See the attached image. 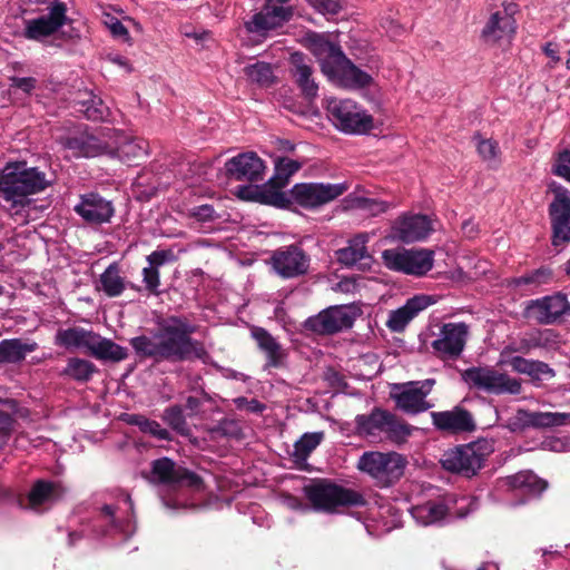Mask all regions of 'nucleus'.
<instances>
[{
    "instance_id": "20",
    "label": "nucleus",
    "mask_w": 570,
    "mask_h": 570,
    "mask_svg": "<svg viewBox=\"0 0 570 570\" xmlns=\"http://www.w3.org/2000/svg\"><path fill=\"white\" fill-rule=\"evenodd\" d=\"M265 168L263 159L253 151L238 154L225 163L226 175L237 181H262Z\"/></svg>"
},
{
    "instance_id": "52",
    "label": "nucleus",
    "mask_w": 570,
    "mask_h": 570,
    "mask_svg": "<svg viewBox=\"0 0 570 570\" xmlns=\"http://www.w3.org/2000/svg\"><path fill=\"white\" fill-rule=\"evenodd\" d=\"M213 438L240 439L243 431L236 420L223 419L218 424L209 430Z\"/></svg>"
},
{
    "instance_id": "63",
    "label": "nucleus",
    "mask_w": 570,
    "mask_h": 570,
    "mask_svg": "<svg viewBox=\"0 0 570 570\" xmlns=\"http://www.w3.org/2000/svg\"><path fill=\"white\" fill-rule=\"evenodd\" d=\"M11 87L22 90L29 94L36 88L37 80L33 77H12L10 79Z\"/></svg>"
},
{
    "instance_id": "29",
    "label": "nucleus",
    "mask_w": 570,
    "mask_h": 570,
    "mask_svg": "<svg viewBox=\"0 0 570 570\" xmlns=\"http://www.w3.org/2000/svg\"><path fill=\"white\" fill-rule=\"evenodd\" d=\"M62 146L73 157H97L108 150V146L100 138L88 131H76L62 139Z\"/></svg>"
},
{
    "instance_id": "60",
    "label": "nucleus",
    "mask_w": 570,
    "mask_h": 570,
    "mask_svg": "<svg viewBox=\"0 0 570 570\" xmlns=\"http://www.w3.org/2000/svg\"><path fill=\"white\" fill-rule=\"evenodd\" d=\"M323 13L336 14L342 9V0H307Z\"/></svg>"
},
{
    "instance_id": "6",
    "label": "nucleus",
    "mask_w": 570,
    "mask_h": 570,
    "mask_svg": "<svg viewBox=\"0 0 570 570\" xmlns=\"http://www.w3.org/2000/svg\"><path fill=\"white\" fill-rule=\"evenodd\" d=\"M406 459L396 452H364L357 462V469L368 474L380 488L395 484L404 474Z\"/></svg>"
},
{
    "instance_id": "32",
    "label": "nucleus",
    "mask_w": 570,
    "mask_h": 570,
    "mask_svg": "<svg viewBox=\"0 0 570 570\" xmlns=\"http://www.w3.org/2000/svg\"><path fill=\"white\" fill-rule=\"evenodd\" d=\"M434 303L429 295H416L406 301V303L392 311L386 322L387 327L393 332H402L406 325L423 309Z\"/></svg>"
},
{
    "instance_id": "28",
    "label": "nucleus",
    "mask_w": 570,
    "mask_h": 570,
    "mask_svg": "<svg viewBox=\"0 0 570 570\" xmlns=\"http://www.w3.org/2000/svg\"><path fill=\"white\" fill-rule=\"evenodd\" d=\"M514 7L510 3L490 16L481 33L485 42L495 43L500 40L512 39L515 33Z\"/></svg>"
},
{
    "instance_id": "39",
    "label": "nucleus",
    "mask_w": 570,
    "mask_h": 570,
    "mask_svg": "<svg viewBox=\"0 0 570 570\" xmlns=\"http://www.w3.org/2000/svg\"><path fill=\"white\" fill-rule=\"evenodd\" d=\"M100 520L106 523L105 534L119 533L124 538H130L136 531V524L131 518L120 519L116 515V508L105 504L100 511Z\"/></svg>"
},
{
    "instance_id": "33",
    "label": "nucleus",
    "mask_w": 570,
    "mask_h": 570,
    "mask_svg": "<svg viewBox=\"0 0 570 570\" xmlns=\"http://www.w3.org/2000/svg\"><path fill=\"white\" fill-rule=\"evenodd\" d=\"M252 337L256 341L261 351L266 355L265 367H281L283 365L286 353L282 345L263 327L254 326L250 331Z\"/></svg>"
},
{
    "instance_id": "5",
    "label": "nucleus",
    "mask_w": 570,
    "mask_h": 570,
    "mask_svg": "<svg viewBox=\"0 0 570 570\" xmlns=\"http://www.w3.org/2000/svg\"><path fill=\"white\" fill-rule=\"evenodd\" d=\"M493 451L494 442L492 440L478 439L446 450L440 462L444 470L470 479L484 466Z\"/></svg>"
},
{
    "instance_id": "57",
    "label": "nucleus",
    "mask_w": 570,
    "mask_h": 570,
    "mask_svg": "<svg viewBox=\"0 0 570 570\" xmlns=\"http://www.w3.org/2000/svg\"><path fill=\"white\" fill-rule=\"evenodd\" d=\"M176 261V256L173 252V249H159L154 250L151 254L147 256V262L149 263V266H155V268H158L163 266L166 263H170Z\"/></svg>"
},
{
    "instance_id": "41",
    "label": "nucleus",
    "mask_w": 570,
    "mask_h": 570,
    "mask_svg": "<svg viewBox=\"0 0 570 570\" xmlns=\"http://www.w3.org/2000/svg\"><path fill=\"white\" fill-rule=\"evenodd\" d=\"M100 288L108 297H117L126 288L118 263H111L100 275Z\"/></svg>"
},
{
    "instance_id": "43",
    "label": "nucleus",
    "mask_w": 570,
    "mask_h": 570,
    "mask_svg": "<svg viewBox=\"0 0 570 570\" xmlns=\"http://www.w3.org/2000/svg\"><path fill=\"white\" fill-rule=\"evenodd\" d=\"M323 438V432L304 433L294 443L293 456L297 461H305L309 456V454L321 444Z\"/></svg>"
},
{
    "instance_id": "27",
    "label": "nucleus",
    "mask_w": 570,
    "mask_h": 570,
    "mask_svg": "<svg viewBox=\"0 0 570 570\" xmlns=\"http://www.w3.org/2000/svg\"><path fill=\"white\" fill-rule=\"evenodd\" d=\"M65 493L66 489L61 482L38 479L27 494V508L35 512H43Z\"/></svg>"
},
{
    "instance_id": "40",
    "label": "nucleus",
    "mask_w": 570,
    "mask_h": 570,
    "mask_svg": "<svg viewBox=\"0 0 570 570\" xmlns=\"http://www.w3.org/2000/svg\"><path fill=\"white\" fill-rule=\"evenodd\" d=\"M149 144L142 138H130L124 140L116 149L120 160L128 164H138L148 156Z\"/></svg>"
},
{
    "instance_id": "35",
    "label": "nucleus",
    "mask_w": 570,
    "mask_h": 570,
    "mask_svg": "<svg viewBox=\"0 0 570 570\" xmlns=\"http://www.w3.org/2000/svg\"><path fill=\"white\" fill-rule=\"evenodd\" d=\"M504 485L531 497L540 495L547 488V482L532 472L524 471L504 479Z\"/></svg>"
},
{
    "instance_id": "54",
    "label": "nucleus",
    "mask_w": 570,
    "mask_h": 570,
    "mask_svg": "<svg viewBox=\"0 0 570 570\" xmlns=\"http://www.w3.org/2000/svg\"><path fill=\"white\" fill-rule=\"evenodd\" d=\"M525 375L530 376L533 381H540L554 377L556 371L542 361L531 360Z\"/></svg>"
},
{
    "instance_id": "42",
    "label": "nucleus",
    "mask_w": 570,
    "mask_h": 570,
    "mask_svg": "<svg viewBox=\"0 0 570 570\" xmlns=\"http://www.w3.org/2000/svg\"><path fill=\"white\" fill-rule=\"evenodd\" d=\"M96 372L98 368L92 362L80 357H70L62 373L77 382L86 383Z\"/></svg>"
},
{
    "instance_id": "38",
    "label": "nucleus",
    "mask_w": 570,
    "mask_h": 570,
    "mask_svg": "<svg viewBox=\"0 0 570 570\" xmlns=\"http://www.w3.org/2000/svg\"><path fill=\"white\" fill-rule=\"evenodd\" d=\"M368 237L366 234H358L350 239L348 245L336 252V259L345 266H354L361 264L365 258H368L366 243Z\"/></svg>"
},
{
    "instance_id": "45",
    "label": "nucleus",
    "mask_w": 570,
    "mask_h": 570,
    "mask_svg": "<svg viewBox=\"0 0 570 570\" xmlns=\"http://www.w3.org/2000/svg\"><path fill=\"white\" fill-rule=\"evenodd\" d=\"M301 167L302 164L297 160L287 157L278 158L275 163V175L269 179V183L277 187H284L289 177L298 171Z\"/></svg>"
},
{
    "instance_id": "7",
    "label": "nucleus",
    "mask_w": 570,
    "mask_h": 570,
    "mask_svg": "<svg viewBox=\"0 0 570 570\" xmlns=\"http://www.w3.org/2000/svg\"><path fill=\"white\" fill-rule=\"evenodd\" d=\"M462 380L470 389L494 395H519L522 391L520 379L492 366H472L462 373Z\"/></svg>"
},
{
    "instance_id": "31",
    "label": "nucleus",
    "mask_w": 570,
    "mask_h": 570,
    "mask_svg": "<svg viewBox=\"0 0 570 570\" xmlns=\"http://www.w3.org/2000/svg\"><path fill=\"white\" fill-rule=\"evenodd\" d=\"M307 43L324 75L331 71L332 66L344 55L341 46L325 35L312 33L307 37Z\"/></svg>"
},
{
    "instance_id": "49",
    "label": "nucleus",
    "mask_w": 570,
    "mask_h": 570,
    "mask_svg": "<svg viewBox=\"0 0 570 570\" xmlns=\"http://www.w3.org/2000/svg\"><path fill=\"white\" fill-rule=\"evenodd\" d=\"M535 413V429H551L570 424V413L540 412Z\"/></svg>"
},
{
    "instance_id": "22",
    "label": "nucleus",
    "mask_w": 570,
    "mask_h": 570,
    "mask_svg": "<svg viewBox=\"0 0 570 570\" xmlns=\"http://www.w3.org/2000/svg\"><path fill=\"white\" fill-rule=\"evenodd\" d=\"M353 320L342 306H332L304 322L305 330L320 335L334 334L351 327Z\"/></svg>"
},
{
    "instance_id": "12",
    "label": "nucleus",
    "mask_w": 570,
    "mask_h": 570,
    "mask_svg": "<svg viewBox=\"0 0 570 570\" xmlns=\"http://www.w3.org/2000/svg\"><path fill=\"white\" fill-rule=\"evenodd\" d=\"M150 480L170 488H189L195 491L204 489V481L197 473L176 464L169 458H160L151 462Z\"/></svg>"
},
{
    "instance_id": "46",
    "label": "nucleus",
    "mask_w": 570,
    "mask_h": 570,
    "mask_svg": "<svg viewBox=\"0 0 570 570\" xmlns=\"http://www.w3.org/2000/svg\"><path fill=\"white\" fill-rule=\"evenodd\" d=\"M246 77L261 87H268L274 82L272 66L264 61H257L244 68Z\"/></svg>"
},
{
    "instance_id": "19",
    "label": "nucleus",
    "mask_w": 570,
    "mask_h": 570,
    "mask_svg": "<svg viewBox=\"0 0 570 570\" xmlns=\"http://www.w3.org/2000/svg\"><path fill=\"white\" fill-rule=\"evenodd\" d=\"M469 327L465 323H446L439 337L432 342L434 352L444 360L458 358L464 350Z\"/></svg>"
},
{
    "instance_id": "13",
    "label": "nucleus",
    "mask_w": 570,
    "mask_h": 570,
    "mask_svg": "<svg viewBox=\"0 0 570 570\" xmlns=\"http://www.w3.org/2000/svg\"><path fill=\"white\" fill-rule=\"evenodd\" d=\"M348 188L346 183H298L291 188L289 194L294 203L301 207L315 209L335 200Z\"/></svg>"
},
{
    "instance_id": "53",
    "label": "nucleus",
    "mask_w": 570,
    "mask_h": 570,
    "mask_svg": "<svg viewBox=\"0 0 570 570\" xmlns=\"http://www.w3.org/2000/svg\"><path fill=\"white\" fill-rule=\"evenodd\" d=\"M551 272L547 268H538L522 276L515 277L512 284L517 287L534 286L538 287L542 284L548 283L550 279Z\"/></svg>"
},
{
    "instance_id": "18",
    "label": "nucleus",
    "mask_w": 570,
    "mask_h": 570,
    "mask_svg": "<svg viewBox=\"0 0 570 570\" xmlns=\"http://www.w3.org/2000/svg\"><path fill=\"white\" fill-rule=\"evenodd\" d=\"M67 7L61 1H53L49 6V12L35 19L26 21L23 37L29 40L40 41L56 31L66 22Z\"/></svg>"
},
{
    "instance_id": "55",
    "label": "nucleus",
    "mask_w": 570,
    "mask_h": 570,
    "mask_svg": "<svg viewBox=\"0 0 570 570\" xmlns=\"http://www.w3.org/2000/svg\"><path fill=\"white\" fill-rule=\"evenodd\" d=\"M142 282L146 289L151 294H159L158 287L160 285V274L158 268H155V266L145 267L142 269Z\"/></svg>"
},
{
    "instance_id": "1",
    "label": "nucleus",
    "mask_w": 570,
    "mask_h": 570,
    "mask_svg": "<svg viewBox=\"0 0 570 570\" xmlns=\"http://www.w3.org/2000/svg\"><path fill=\"white\" fill-rule=\"evenodd\" d=\"M153 336L140 335L130 340L135 353L155 362H185L205 360L208 353L203 342L193 338L197 326L185 316L171 315L157 323Z\"/></svg>"
},
{
    "instance_id": "36",
    "label": "nucleus",
    "mask_w": 570,
    "mask_h": 570,
    "mask_svg": "<svg viewBox=\"0 0 570 570\" xmlns=\"http://www.w3.org/2000/svg\"><path fill=\"white\" fill-rule=\"evenodd\" d=\"M95 332L82 327H69L58 330L55 336V344L67 350L86 348L89 351Z\"/></svg>"
},
{
    "instance_id": "64",
    "label": "nucleus",
    "mask_w": 570,
    "mask_h": 570,
    "mask_svg": "<svg viewBox=\"0 0 570 570\" xmlns=\"http://www.w3.org/2000/svg\"><path fill=\"white\" fill-rule=\"evenodd\" d=\"M361 207L370 210L373 215H377L384 213L389 208V204L386 202L363 198L360 200Z\"/></svg>"
},
{
    "instance_id": "9",
    "label": "nucleus",
    "mask_w": 570,
    "mask_h": 570,
    "mask_svg": "<svg viewBox=\"0 0 570 570\" xmlns=\"http://www.w3.org/2000/svg\"><path fill=\"white\" fill-rule=\"evenodd\" d=\"M330 119L345 134H366L373 128V117L351 99H331L327 104Z\"/></svg>"
},
{
    "instance_id": "24",
    "label": "nucleus",
    "mask_w": 570,
    "mask_h": 570,
    "mask_svg": "<svg viewBox=\"0 0 570 570\" xmlns=\"http://www.w3.org/2000/svg\"><path fill=\"white\" fill-rule=\"evenodd\" d=\"M325 76L334 85L342 88L357 89L368 86L372 77L357 68L345 53L332 66Z\"/></svg>"
},
{
    "instance_id": "16",
    "label": "nucleus",
    "mask_w": 570,
    "mask_h": 570,
    "mask_svg": "<svg viewBox=\"0 0 570 570\" xmlns=\"http://www.w3.org/2000/svg\"><path fill=\"white\" fill-rule=\"evenodd\" d=\"M293 17L291 0H266L263 9L245 22L250 33L263 35L289 21Z\"/></svg>"
},
{
    "instance_id": "15",
    "label": "nucleus",
    "mask_w": 570,
    "mask_h": 570,
    "mask_svg": "<svg viewBox=\"0 0 570 570\" xmlns=\"http://www.w3.org/2000/svg\"><path fill=\"white\" fill-rule=\"evenodd\" d=\"M269 264L281 278L293 279L308 273L311 257L301 246L291 244L273 250Z\"/></svg>"
},
{
    "instance_id": "17",
    "label": "nucleus",
    "mask_w": 570,
    "mask_h": 570,
    "mask_svg": "<svg viewBox=\"0 0 570 570\" xmlns=\"http://www.w3.org/2000/svg\"><path fill=\"white\" fill-rule=\"evenodd\" d=\"M554 199L549 205L552 245L563 247L570 242V191L562 186L553 189Z\"/></svg>"
},
{
    "instance_id": "8",
    "label": "nucleus",
    "mask_w": 570,
    "mask_h": 570,
    "mask_svg": "<svg viewBox=\"0 0 570 570\" xmlns=\"http://www.w3.org/2000/svg\"><path fill=\"white\" fill-rule=\"evenodd\" d=\"M475 509V502L466 495H448L444 502L428 501L411 509L412 517L422 525L441 522L446 518H465Z\"/></svg>"
},
{
    "instance_id": "26",
    "label": "nucleus",
    "mask_w": 570,
    "mask_h": 570,
    "mask_svg": "<svg viewBox=\"0 0 570 570\" xmlns=\"http://www.w3.org/2000/svg\"><path fill=\"white\" fill-rule=\"evenodd\" d=\"M289 72L303 97L313 101L318 96V83L314 77L312 61L302 52H294L289 59Z\"/></svg>"
},
{
    "instance_id": "47",
    "label": "nucleus",
    "mask_w": 570,
    "mask_h": 570,
    "mask_svg": "<svg viewBox=\"0 0 570 570\" xmlns=\"http://www.w3.org/2000/svg\"><path fill=\"white\" fill-rule=\"evenodd\" d=\"M130 424L136 425L142 433L150 434L160 441H169L171 440L170 432L164 429L157 421L149 420L144 415L134 414L130 415L128 421Z\"/></svg>"
},
{
    "instance_id": "50",
    "label": "nucleus",
    "mask_w": 570,
    "mask_h": 570,
    "mask_svg": "<svg viewBox=\"0 0 570 570\" xmlns=\"http://www.w3.org/2000/svg\"><path fill=\"white\" fill-rule=\"evenodd\" d=\"M505 428L511 432H522L527 429H535V413L534 411H528L519 409L515 415L505 424Z\"/></svg>"
},
{
    "instance_id": "2",
    "label": "nucleus",
    "mask_w": 570,
    "mask_h": 570,
    "mask_svg": "<svg viewBox=\"0 0 570 570\" xmlns=\"http://www.w3.org/2000/svg\"><path fill=\"white\" fill-rule=\"evenodd\" d=\"M51 183L46 173L28 167L26 161L8 163L0 170V197L10 202L12 208L23 207L29 195L43 191Z\"/></svg>"
},
{
    "instance_id": "61",
    "label": "nucleus",
    "mask_w": 570,
    "mask_h": 570,
    "mask_svg": "<svg viewBox=\"0 0 570 570\" xmlns=\"http://www.w3.org/2000/svg\"><path fill=\"white\" fill-rule=\"evenodd\" d=\"M189 216L200 222H209L215 217V209L212 205L205 204L190 209Z\"/></svg>"
},
{
    "instance_id": "48",
    "label": "nucleus",
    "mask_w": 570,
    "mask_h": 570,
    "mask_svg": "<svg viewBox=\"0 0 570 570\" xmlns=\"http://www.w3.org/2000/svg\"><path fill=\"white\" fill-rule=\"evenodd\" d=\"M473 139L476 141V150L482 160L488 163L491 167L498 166L501 155L498 141L483 139L480 134H475Z\"/></svg>"
},
{
    "instance_id": "10",
    "label": "nucleus",
    "mask_w": 570,
    "mask_h": 570,
    "mask_svg": "<svg viewBox=\"0 0 570 570\" xmlns=\"http://www.w3.org/2000/svg\"><path fill=\"white\" fill-rule=\"evenodd\" d=\"M524 318L538 325H556L570 317V302L561 292L530 299L523 308Z\"/></svg>"
},
{
    "instance_id": "62",
    "label": "nucleus",
    "mask_w": 570,
    "mask_h": 570,
    "mask_svg": "<svg viewBox=\"0 0 570 570\" xmlns=\"http://www.w3.org/2000/svg\"><path fill=\"white\" fill-rule=\"evenodd\" d=\"M106 23L114 37L122 39L125 41L129 40V32L120 20H118L115 17H111L109 21Z\"/></svg>"
},
{
    "instance_id": "56",
    "label": "nucleus",
    "mask_w": 570,
    "mask_h": 570,
    "mask_svg": "<svg viewBox=\"0 0 570 570\" xmlns=\"http://www.w3.org/2000/svg\"><path fill=\"white\" fill-rule=\"evenodd\" d=\"M552 173L559 177L564 178L567 181L570 183V151L563 150L559 154L553 168Z\"/></svg>"
},
{
    "instance_id": "23",
    "label": "nucleus",
    "mask_w": 570,
    "mask_h": 570,
    "mask_svg": "<svg viewBox=\"0 0 570 570\" xmlns=\"http://www.w3.org/2000/svg\"><path fill=\"white\" fill-rule=\"evenodd\" d=\"M432 232L431 218L422 214L403 215L392 225L393 237L406 244L424 240Z\"/></svg>"
},
{
    "instance_id": "30",
    "label": "nucleus",
    "mask_w": 570,
    "mask_h": 570,
    "mask_svg": "<svg viewBox=\"0 0 570 570\" xmlns=\"http://www.w3.org/2000/svg\"><path fill=\"white\" fill-rule=\"evenodd\" d=\"M431 417L434 426L440 431L459 433L471 432L475 429L472 414L460 406L450 411L432 412Z\"/></svg>"
},
{
    "instance_id": "37",
    "label": "nucleus",
    "mask_w": 570,
    "mask_h": 570,
    "mask_svg": "<svg viewBox=\"0 0 570 570\" xmlns=\"http://www.w3.org/2000/svg\"><path fill=\"white\" fill-rule=\"evenodd\" d=\"M38 348L36 342L26 343L20 338H6L0 342V363L16 364L23 361L28 353Z\"/></svg>"
},
{
    "instance_id": "58",
    "label": "nucleus",
    "mask_w": 570,
    "mask_h": 570,
    "mask_svg": "<svg viewBox=\"0 0 570 570\" xmlns=\"http://www.w3.org/2000/svg\"><path fill=\"white\" fill-rule=\"evenodd\" d=\"M14 419L9 413L0 410V449H2L13 430Z\"/></svg>"
},
{
    "instance_id": "14",
    "label": "nucleus",
    "mask_w": 570,
    "mask_h": 570,
    "mask_svg": "<svg viewBox=\"0 0 570 570\" xmlns=\"http://www.w3.org/2000/svg\"><path fill=\"white\" fill-rule=\"evenodd\" d=\"M434 384V379L406 382L395 385L391 396L399 410L415 415L432 407V404L426 401V396L431 393Z\"/></svg>"
},
{
    "instance_id": "21",
    "label": "nucleus",
    "mask_w": 570,
    "mask_h": 570,
    "mask_svg": "<svg viewBox=\"0 0 570 570\" xmlns=\"http://www.w3.org/2000/svg\"><path fill=\"white\" fill-rule=\"evenodd\" d=\"M559 344V334L551 328H533L511 341L502 354L521 353L529 354L533 350H551Z\"/></svg>"
},
{
    "instance_id": "44",
    "label": "nucleus",
    "mask_w": 570,
    "mask_h": 570,
    "mask_svg": "<svg viewBox=\"0 0 570 570\" xmlns=\"http://www.w3.org/2000/svg\"><path fill=\"white\" fill-rule=\"evenodd\" d=\"M86 96V99L78 101V105L80 106L78 110L81 111L89 120H104L108 115V107L105 106L104 101L92 92H88Z\"/></svg>"
},
{
    "instance_id": "59",
    "label": "nucleus",
    "mask_w": 570,
    "mask_h": 570,
    "mask_svg": "<svg viewBox=\"0 0 570 570\" xmlns=\"http://www.w3.org/2000/svg\"><path fill=\"white\" fill-rule=\"evenodd\" d=\"M234 403L238 410H247L250 413H263L266 405L259 402L257 399H246L244 396L236 397Z\"/></svg>"
},
{
    "instance_id": "3",
    "label": "nucleus",
    "mask_w": 570,
    "mask_h": 570,
    "mask_svg": "<svg viewBox=\"0 0 570 570\" xmlns=\"http://www.w3.org/2000/svg\"><path fill=\"white\" fill-rule=\"evenodd\" d=\"M354 423L357 435L371 440H385L395 445L406 443L414 430L412 425L381 407H374L368 414L356 415Z\"/></svg>"
},
{
    "instance_id": "51",
    "label": "nucleus",
    "mask_w": 570,
    "mask_h": 570,
    "mask_svg": "<svg viewBox=\"0 0 570 570\" xmlns=\"http://www.w3.org/2000/svg\"><path fill=\"white\" fill-rule=\"evenodd\" d=\"M161 419L165 423H167L173 430L177 431L180 434H185L188 430L187 422L184 415V411L180 405H173L165 409Z\"/></svg>"
},
{
    "instance_id": "25",
    "label": "nucleus",
    "mask_w": 570,
    "mask_h": 570,
    "mask_svg": "<svg viewBox=\"0 0 570 570\" xmlns=\"http://www.w3.org/2000/svg\"><path fill=\"white\" fill-rule=\"evenodd\" d=\"M73 209L86 223L95 225L110 222L115 213L112 203L98 193L81 195Z\"/></svg>"
},
{
    "instance_id": "4",
    "label": "nucleus",
    "mask_w": 570,
    "mask_h": 570,
    "mask_svg": "<svg viewBox=\"0 0 570 570\" xmlns=\"http://www.w3.org/2000/svg\"><path fill=\"white\" fill-rule=\"evenodd\" d=\"M303 492L314 510L327 513L337 512L341 508H360L366 504L361 492L326 479L305 485Z\"/></svg>"
},
{
    "instance_id": "11",
    "label": "nucleus",
    "mask_w": 570,
    "mask_h": 570,
    "mask_svg": "<svg viewBox=\"0 0 570 570\" xmlns=\"http://www.w3.org/2000/svg\"><path fill=\"white\" fill-rule=\"evenodd\" d=\"M382 259L385 267L391 271L421 277L432 269L434 252L425 248L385 249L382 253Z\"/></svg>"
},
{
    "instance_id": "34",
    "label": "nucleus",
    "mask_w": 570,
    "mask_h": 570,
    "mask_svg": "<svg viewBox=\"0 0 570 570\" xmlns=\"http://www.w3.org/2000/svg\"><path fill=\"white\" fill-rule=\"evenodd\" d=\"M89 353L100 361L120 362L127 358V348L95 333Z\"/></svg>"
}]
</instances>
